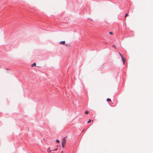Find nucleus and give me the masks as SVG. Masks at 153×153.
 <instances>
[{"mask_svg":"<svg viewBox=\"0 0 153 153\" xmlns=\"http://www.w3.org/2000/svg\"><path fill=\"white\" fill-rule=\"evenodd\" d=\"M66 137H64L62 139L61 142L62 146V148H63L64 146V144L66 143Z\"/></svg>","mask_w":153,"mask_h":153,"instance_id":"nucleus-1","label":"nucleus"},{"mask_svg":"<svg viewBox=\"0 0 153 153\" xmlns=\"http://www.w3.org/2000/svg\"><path fill=\"white\" fill-rule=\"evenodd\" d=\"M122 62H123V64H124L125 63V59H124L123 56H122Z\"/></svg>","mask_w":153,"mask_h":153,"instance_id":"nucleus-2","label":"nucleus"},{"mask_svg":"<svg viewBox=\"0 0 153 153\" xmlns=\"http://www.w3.org/2000/svg\"><path fill=\"white\" fill-rule=\"evenodd\" d=\"M65 41H61L60 42L59 44H65Z\"/></svg>","mask_w":153,"mask_h":153,"instance_id":"nucleus-3","label":"nucleus"},{"mask_svg":"<svg viewBox=\"0 0 153 153\" xmlns=\"http://www.w3.org/2000/svg\"><path fill=\"white\" fill-rule=\"evenodd\" d=\"M36 64L35 62L33 63V64H32L31 65L32 66H36Z\"/></svg>","mask_w":153,"mask_h":153,"instance_id":"nucleus-4","label":"nucleus"},{"mask_svg":"<svg viewBox=\"0 0 153 153\" xmlns=\"http://www.w3.org/2000/svg\"><path fill=\"white\" fill-rule=\"evenodd\" d=\"M106 100L107 102L111 101V100L108 98H107Z\"/></svg>","mask_w":153,"mask_h":153,"instance_id":"nucleus-5","label":"nucleus"},{"mask_svg":"<svg viewBox=\"0 0 153 153\" xmlns=\"http://www.w3.org/2000/svg\"><path fill=\"white\" fill-rule=\"evenodd\" d=\"M47 151L49 153H50L51 152V150H50V149L49 148L48 149V150H47Z\"/></svg>","mask_w":153,"mask_h":153,"instance_id":"nucleus-6","label":"nucleus"},{"mask_svg":"<svg viewBox=\"0 0 153 153\" xmlns=\"http://www.w3.org/2000/svg\"><path fill=\"white\" fill-rule=\"evenodd\" d=\"M91 122V120L90 119H89L87 121V123H89Z\"/></svg>","mask_w":153,"mask_h":153,"instance_id":"nucleus-7","label":"nucleus"},{"mask_svg":"<svg viewBox=\"0 0 153 153\" xmlns=\"http://www.w3.org/2000/svg\"><path fill=\"white\" fill-rule=\"evenodd\" d=\"M109 33L110 34L112 35L113 34V33L112 32H110Z\"/></svg>","mask_w":153,"mask_h":153,"instance_id":"nucleus-8","label":"nucleus"},{"mask_svg":"<svg viewBox=\"0 0 153 153\" xmlns=\"http://www.w3.org/2000/svg\"><path fill=\"white\" fill-rule=\"evenodd\" d=\"M56 141L58 143H59L60 142V141L59 140H56Z\"/></svg>","mask_w":153,"mask_h":153,"instance_id":"nucleus-9","label":"nucleus"},{"mask_svg":"<svg viewBox=\"0 0 153 153\" xmlns=\"http://www.w3.org/2000/svg\"><path fill=\"white\" fill-rule=\"evenodd\" d=\"M128 15V14H127V13L126 14L125 16V17H127Z\"/></svg>","mask_w":153,"mask_h":153,"instance_id":"nucleus-10","label":"nucleus"},{"mask_svg":"<svg viewBox=\"0 0 153 153\" xmlns=\"http://www.w3.org/2000/svg\"><path fill=\"white\" fill-rule=\"evenodd\" d=\"M88 113V111H85V114H86Z\"/></svg>","mask_w":153,"mask_h":153,"instance_id":"nucleus-11","label":"nucleus"},{"mask_svg":"<svg viewBox=\"0 0 153 153\" xmlns=\"http://www.w3.org/2000/svg\"><path fill=\"white\" fill-rule=\"evenodd\" d=\"M119 53L120 55V56H121V57L122 58V56H123L120 53Z\"/></svg>","mask_w":153,"mask_h":153,"instance_id":"nucleus-12","label":"nucleus"},{"mask_svg":"<svg viewBox=\"0 0 153 153\" xmlns=\"http://www.w3.org/2000/svg\"><path fill=\"white\" fill-rule=\"evenodd\" d=\"M57 150V149H53L52 150L54 151H56V150Z\"/></svg>","mask_w":153,"mask_h":153,"instance_id":"nucleus-13","label":"nucleus"},{"mask_svg":"<svg viewBox=\"0 0 153 153\" xmlns=\"http://www.w3.org/2000/svg\"><path fill=\"white\" fill-rule=\"evenodd\" d=\"M112 47H114V48H115V46L114 45H112Z\"/></svg>","mask_w":153,"mask_h":153,"instance_id":"nucleus-14","label":"nucleus"},{"mask_svg":"<svg viewBox=\"0 0 153 153\" xmlns=\"http://www.w3.org/2000/svg\"><path fill=\"white\" fill-rule=\"evenodd\" d=\"M61 153H63V151H62V152H61Z\"/></svg>","mask_w":153,"mask_h":153,"instance_id":"nucleus-15","label":"nucleus"},{"mask_svg":"<svg viewBox=\"0 0 153 153\" xmlns=\"http://www.w3.org/2000/svg\"><path fill=\"white\" fill-rule=\"evenodd\" d=\"M6 70H8V69H7V68H6Z\"/></svg>","mask_w":153,"mask_h":153,"instance_id":"nucleus-16","label":"nucleus"}]
</instances>
